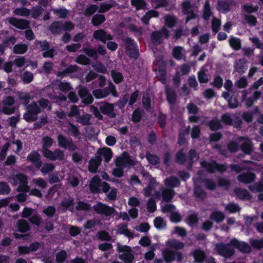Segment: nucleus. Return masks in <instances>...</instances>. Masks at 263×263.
I'll use <instances>...</instances> for the list:
<instances>
[{"label":"nucleus","mask_w":263,"mask_h":263,"mask_svg":"<svg viewBox=\"0 0 263 263\" xmlns=\"http://www.w3.org/2000/svg\"><path fill=\"white\" fill-rule=\"evenodd\" d=\"M231 246L237 248L240 251L244 253H249L251 250L248 245L244 242H239L235 239L231 241V245L229 244L225 245L223 243L217 244L215 246V249L220 255L224 257H229L234 253Z\"/></svg>","instance_id":"nucleus-1"},{"label":"nucleus","mask_w":263,"mask_h":263,"mask_svg":"<svg viewBox=\"0 0 263 263\" xmlns=\"http://www.w3.org/2000/svg\"><path fill=\"white\" fill-rule=\"evenodd\" d=\"M10 182L14 185L20 184L17 188V191L19 192L24 193H20L17 195L16 196V199L18 202H24L27 197L25 193L27 192L29 190V187L28 185L27 177L23 174H19L16 175L15 178L11 179Z\"/></svg>","instance_id":"nucleus-2"},{"label":"nucleus","mask_w":263,"mask_h":263,"mask_svg":"<svg viewBox=\"0 0 263 263\" xmlns=\"http://www.w3.org/2000/svg\"><path fill=\"white\" fill-rule=\"evenodd\" d=\"M135 165L134 161L132 160L127 153H123L122 156L118 158L116 161V167L112 171V174L117 177L123 176V169Z\"/></svg>","instance_id":"nucleus-3"},{"label":"nucleus","mask_w":263,"mask_h":263,"mask_svg":"<svg viewBox=\"0 0 263 263\" xmlns=\"http://www.w3.org/2000/svg\"><path fill=\"white\" fill-rule=\"evenodd\" d=\"M53 89L54 91V98H59L60 100H65L66 97L65 95H62V93H66L70 91L71 87L68 83L66 82H59L58 81L54 84L49 86L47 88V89H50L51 88Z\"/></svg>","instance_id":"nucleus-4"},{"label":"nucleus","mask_w":263,"mask_h":263,"mask_svg":"<svg viewBox=\"0 0 263 263\" xmlns=\"http://www.w3.org/2000/svg\"><path fill=\"white\" fill-rule=\"evenodd\" d=\"M142 174L145 179L148 181V186L143 189L144 195L146 197L152 195L155 198H159L160 197L159 193L155 192V187L158 185L155 179L151 177L147 172H142Z\"/></svg>","instance_id":"nucleus-5"},{"label":"nucleus","mask_w":263,"mask_h":263,"mask_svg":"<svg viewBox=\"0 0 263 263\" xmlns=\"http://www.w3.org/2000/svg\"><path fill=\"white\" fill-rule=\"evenodd\" d=\"M40 109L35 102L27 106V112L24 115V119L28 121H32L36 119V114L40 112Z\"/></svg>","instance_id":"nucleus-6"},{"label":"nucleus","mask_w":263,"mask_h":263,"mask_svg":"<svg viewBox=\"0 0 263 263\" xmlns=\"http://www.w3.org/2000/svg\"><path fill=\"white\" fill-rule=\"evenodd\" d=\"M117 249L120 252H122L119 256L121 259L129 263L132 261L134 257L131 253V249L129 247L118 245Z\"/></svg>","instance_id":"nucleus-7"},{"label":"nucleus","mask_w":263,"mask_h":263,"mask_svg":"<svg viewBox=\"0 0 263 263\" xmlns=\"http://www.w3.org/2000/svg\"><path fill=\"white\" fill-rule=\"evenodd\" d=\"M109 92L112 93L115 97L117 96L115 87L112 84H110L107 89H98L93 91V95L98 99H101L106 97L108 95Z\"/></svg>","instance_id":"nucleus-8"},{"label":"nucleus","mask_w":263,"mask_h":263,"mask_svg":"<svg viewBox=\"0 0 263 263\" xmlns=\"http://www.w3.org/2000/svg\"><path fill=\"white\" fill-rule=\"evenodd\" d=\"M94 210L98 214L109 216L113 214L115 210L114 208L108 206L102 203H97L93 206Z\"/></svg>","instance_id":"nucleus-9"},{"label":"nucleus","mask_w":263,"mask_h":263,"mask_svg":"<svg viewBox=\"0 0 263 263\" xmlns=\"http://www.w3.org/2000/svg\"><path fill=\"white\" fill-rule=\"evenodd\" d=\"M44 156L51 161L62 160L65 157L64 152L59 149H57L53 152L50 150H46Z\"/></svg>","instance_id":"nucleus-10"},{"label":"nucleus","mask_w":263,"mask_h":263,"mask_svg":"<svg viewBox=\"0 0 263 263\" xmlns=\"http://www.w3.org/2000/svg\"><path fill=\"white\" fill-rule=\"evenodd\" d=\"M201 166L205 168L209 172L212 173L215 171L223 172L226 170L224 165H218L214 161L206 162L202 161L201 162Z\"/></svg>","instance_id":"nucleus-11"},{"label":"nucleus","mask_w":263,"mask_h":263,"mask_svg":"<svg viewBox=\"0 0 263 263\" xmlns=\"http://www.w3.org/2000/svg\"><path fill=\"white\" fill-rule=\"evenodd\" d=\"M125 47L126 53L130 57L134 58H136L138 57V49L133 40L127 39L125 41Z\"/></svg>","instance_id":"nucleus-12"},{"label":"nucleus","mask_w":263,"mask_h":263,"mask_svg":"<svg viewBox=\"0 0 263 263\" xmlns=\"http://www.w3.org/2000/svg\"><path fill=\"white\" fill-rule=\"evenodd\" d=\"M182 9L183 12L187 15L186 22L190 19L195 17L196 14L194 12L196 10V7L192 5L189 2H184L182 4Z\"/></svg>","instance_id":"nucleus-13"},{"label":"nucleus","mask_w":263,"mask_h":263,"mask_svg":"<svg viewBox=\"0 0 263 263\" xmlns=\"http://www.w3.org/2000/svg\"><path fill=\"white\" fill-rule=\"evenodd\" d=\"M59 145L62 147L67 148L73 151L76 149V146L70 139L66 140L62 135H59L58 137Z\"/></svg>","instance_id":"nucleus-14"},{"label":"nucleus","mask_w":263,"mask_h":263,"mask_svg":"<svg viewBox=\"0 0 263 263\" xmlns=\"http://www.w3.org/2000/svg\"><path fill=\"white\" fill-rule=\"evenodd\" d=\"M175 210V207L171 204H167L162 207L163 212H172L171 216V219L173 222H178L181 220L180 214L177 212H173Z\"/></svg>","instance_id":"nucleus-15"},{"label":"nucleus","mask_w":263,"mask_h":263,"mask_svg":"<svg viewBox=\"0 0 263 263\" xmlns=\"http://www.w3.org/2000/svg\"><path fill=\"white\" fill-rule=\"evenodd\" d=\"M93 37L103 43H105L107 41H111L114 38L112 35L107 34L103 30L96 31L93 33Z\"/></svg>","instance_id":"nucleus-16"},{"label":"nucleus","mask_w":263,"mask_h":263,"mask_svg":"<svg viewBox=\"0 0 263 263\" xmlns=\"http://www.w3.org/2000/svg\"><path fill=\"white\" fill-rule=\"evenodd\" d=\"M239 142L241 144L242 151L246 154H250L253 151L251 142L249 138L240 137Z\"/></svg>","instance_id":"nucleus-17"},{"label":"nucleus","mask_w":263,"mask_h":263,"mask_svg":"<svg viewBox=\"0 0 263 263\" xmlns=\"http://www.w3.org/2000/svg\"><path fill=\"white\" fill-rule=\"evenodd\" d=\"M162 36L167 37L168 36V32L165 29H162L161 32L156 31L153 33L151 40L154 44H157L161 43Z\"/></svg>","instance_id":"nucleus-18"},{"label":"nucleus","mask_w":263,"mask_h":263,"mask_svg":"<svg viewBox=\"0 0 263 263\" xmlns=\"http://www.w3.org/2000/svg\"><path fill=\"white\" fill-rule=\"evenodd\" d=\"M8 22L13 26L21 29H24L28 27V23L24 20H20L16 18H10L8 19Z\"/></svg>","instance_id":"nucleus-19"},{"label":"nucleus","mask_w":263,"mask_h":263,"mask_svg":"<svg viewBox=\"0 0 263 263\" xmlns=\"http://www.w3.org/2000/svg\"><path fill=\"white\" fill-rule=\"evenodd\" d=\"M163 256L164 260L167 262H171L175 259L176 256L177 259L180 260L181 259V255L178 252H174L169 249H165L163 252Z\"/></svg>","instance_id":"nucleus-20"},{"label":"nucleus","mask_w":263,"mask_h":263,"mask_svg":"<svg viewBox=\"0 0 263 263\" xmlns=\"http://www.w3.org/2000/svg\"><path fill=\"white\" fill-rule=\"evenodd\" d=\"M40 158V155L35 151L31 152L27 156V160L32 162L34 166L37 168H40L42 165V162Z\"/></svg>","instance_id":"nucleus-21"},{"label":"nucleus","mask_w":263,"mask_h":263,"mask_svg":"<svg viewBox=\"0 0 263 263\" xmlns=\"http://www.w3.org/2000/svg\"><path fill=\"white\" fill-rule=\"evenodd\" d=\"M79 93L84 103L90 104L92 102L93 98L85 88L80 87Z\"/></svg>","instance_id":"nucleus-22"},{"label":"nucleus","mask_w":263,"mask_h":263,"mask_svg":"<svg viewBox=\"0 0 263 263\" xmlns=\"http://www.w3.org/2000/svg\"><path fill=\"white\" fill-rule=\"evenodd\" d=\"M114 105L108 103L101 104L100 106V109L101 111L111 117H115L116 114L114 112Z\"/></svg>","instance_id":"nucleus-23"},{"label":"nucleus","mask_w":263,"mask_h":263,"mask_svg":"<svg viewBox=\"0 0 263 263\" xmlns=\"http://www.w3.org/2000/svg\"><path fill=\"white\" fill-rule=\"evenodd\" d=\"M104 157L106 162H108L110 161L112 157V153L111 149L107 147H103L99 148L97 151V155Z\"/></svg>","instance_id":"nucleus-24"},{"label":"nucleus","mask_w":263,"mask_h":263,"mask_svg":"<svg viewBox=\"0 0 263 263\" xmlns=\"http://www.w3.org/2000/svg\"><path fill=\"white\" fill-rule=\"evenodd\" d=\"M101 161L102 158L100 156L96 155L94 158H92L89 162V171L92 173H95L101 164Z\"/></svg>","instance_id":"nucleus-25"},{"label":"nucleus","mask_w":263,"mask_h":263,"mask_svg":"<svg viewBox=\"0 0 263 263\" xmlns=\"http://www.w3.org/2000/svg\"><path fill=\"white\" fill-rule=\"evenodd\" d=\"M101 185L100 179L97 177H95L90 181L89 187L92 192L98 193L100 190Z\"/></svg>","instance_id":"nucleus-26"},{"label":"nucleus","mask_w":263,"mask_h":263,"mask_svg":"<svg viewBox=\"0 0 263 263\" xmlns=\"http://www.w3.org/2000/svg\"><path fill=\"white\" fill-rule=\"evenodd\" d=\"M237 178L240 182L249 183L254 181L255 175L253 173H245L239 175Z\"/></svg>","instance_id":"nucleus-27"},{"label":"nucleus","mask_w":263,"mask_h":263,"mask_svg":"<svg viewBox=\"0 0 263 263\" xmlns=\"http://www.w3.org/2000/svg\"><path fill=\"white\" fill-rule=\"evenodd\" d=\"M118 233L121 234H124L128 238H133V234L127 229L126 225H119L117 226Z\"/></svg>","instance_id":"nucleus-28"},{"label":"nucleus","mask_w":263,"mask_h":263,"mask_svg":"<svg viewBox=\"0 0 263 263\" xmlns=\"http://www.w3.org/2000/svg\"><path fill=\"white\" fill-rule=\"evenodd\" d=\"M235 192L237 196L239 198L249 199L251 198L250 195L246 190L238 188L235 190Z\"/></svg>","instance_id":"nucleus-29"},{"label":"nucleus","mask_w":263,"mask_h":263,"mask_svg":"<svg viewBox=\"0 0 263 263\" xmlns=\"http://www.w3.org/2000/svg\"><path fill=\"white\" fill-rule=\"evenodd\" d=\"M32 183L34 185L37 186L41 189H45L47 186V182L42 178L33 179Z\"/></svg>","instance_id":"nucleus-30"},{"label":"nucleus","mask_w":263,"mask_h":263,"mask_svg":"<svg viewBox=\"0 0 263 263\" xmlns=\"http://www.w3.org/2000/svg\"><path fill=\"white\" fill-rule=\"evenodd\" d=\"M158 16V13L156 11H149L141 18V21L144 24H147L149 18L153 17H157Z\"/></svg>","instance_id":"nucleus-31"},{"label":"nucleus","mask_w":263,"mask_h":263,"mask_svg":"<svg viewBox=\"0 0 263 263\" xmlns=\"http://www.w3.org/2000/svg\"><path fill=\"white\" fill-rule=\"evenodd\" d=\"M245 64L246 61L245 60L241 59L236 61L235 64V69L239 73H243L246 69Z\"/></svg>","instance_id":"nucleus-32"},{"label":"nucleus","mask_w":263,"mask_h":263,"mask_svg":"<svg viewBox=\"0 0 263 263\" xmlns=\"http://www.w3.org/2000/svg\"><path fill=\"white\" fill-rule=\"evenodd\" d=\"M53 142V140L48 137H45L43 139L42 152L43 156L44 155L45 151L49 150L48 148L52 145Z\"/></svg>","instance_id":"nucleus-33"},{"label":"nucleus","mask_w":263,"mask_h":263,"mask_svg":"<svg viewBox=\"0 0 263 263\" xmlns=\"http://www.w3.org/2000/svg\"><path fill=\"white\" fill-rule=\"evenodd\" d=\"M105 16L103 14L95 15L91 20L93 26H97L105 21Z\"/></svg>","instance_id":"nucleus-34"},{"label":"nucleus","mask_w":263,"mask_h":263,"mask_svg":"<svg viewBox=\"0 0 263 263\" xmlns=\"http://www.w3.org/2000/svg\"><path fill=\"white\" fill-rule=\"evenodd\" d=\"M174 195V192L172 189H164L162 191V197L165 201H168L171 200Z\"/></svg>","instance_id":"nucleus-35"},{"label":"nucleus","mask_w":263,"mask_h":263,"mask_svg":"<svg viewBox=\"0 0 263 263\" xmlns=\"http://www.w3.org/2000/svg\"><path fill=\"white\" fill-rule=\"evenodd\" d=\"M230 46L235 50H238L241 46V42L239 39L231 36L229 39Z\"/></svg>","instance_id":"nucleus-36"},{"label":"nucleus","mask_w":263,"mask_h":263,"mask_svg":"<svg viewBox=\"0 0 263 263\" xmlns=\"http://www.w3.org/2000/svg\"><path fill=\"white\" fill-rule=\"evenodd\" d=\"M18 230L21 232H25L29 230V224L24 220L21 219L17 223Z\"/></svg>","instance_id":"nucleus-37"},{"label":"nucleus","mask_w":263,"mask_h":263,"mask_svg":"<svg viewBox=\"0 0 263 263\" xmlns=\"http://www.w3.org/2000/svg\"><path fill=\"white\" fill-rule=\"evenodd\" d=\"M165 184L170 187H174L179 185V181L178 179L175 177H171L165 180Z\"/></svg>","instance_id":"nucleus-38"},{"label":"nucleus","mask_w":263,"mask_h":263,"mask_svg":"<svg viewBox=\"0 0 263 263\" xmlns=\"http://www.w3.org/2000/svg\"><path fill=\"white\" fill-rule=\"evenodd\" d=\"M193 255L196 262H202L205 258L204 253L202 251L199 250H195L194 252Z\"/></svg>","instance_id":"nucleus-39"},{"label":"nucleus","mask_w":263,"mask_h":263,"mask_svg":"<svg viewBox=\"0 0 263 263\" xmlns=\"http://www.w3.org/2000/svg\"><path fill=\"white\" fill-rule=\"evenodd\" d=\"M131 4L137 10L144 9L146 7V3L143 0H131Z\"/></svg>","instance_id":"nucleus-40"},{"label":"nucleus","mask_w":263,"mask_h":263,"mask_svg":"<svg viewBox=\"0 0 263 263\" xmlns=\"http://www.w3.org/2000/svg\"><path fill=\"white\" fill-rule=\"evenodd\" d=\"M28 48L26 44H18L16 45L13 48L14 52L16 54H23L25 53Z\"/></svg>","instance_id":"nucleus-41"},{"label":"nucleus","mask_w":263,"mask_h":263,"mask_svg":"<svg viewBox=\"0 0 263 263\" xmlns=\"http://www.w3.org/2000/svg\"><path fill=\"white\" fill-rule=\"evenodd\" d=\"M167 245L168 247L176 249H181L184 247V244L182 242L175 240L168 241Z\"/></svg>","instance_id":"nucleus-42"},{"label":"nucleus","mask_w":263,"mask_h":263,"mask_svg":"<svg viewBox=\"0 0 263 263\" xmlns=\"http://www.w3.org/2000/svg\"><path fill=\"white\" fill-rule=\"evenodd\" d=\"M224 217V214L220 212H214L210 216L211 219L215 220L217 222L222 221Z\"/></svg>","instance_id":"nucleus-43"},{"label":"nucleus","mask_w":263,"mask_h":263,"mask_svg":"<svg viewBox=\"0 0 263 263\" xmlns=\"http://www.w3.org/2000/svg\"><path fill=\"white\" fill-rule=\"evenodd\" d=\"M110 73L114 81L116 83H120L123 80V77L120 72L112 70Z\"/></svg>","instance_id":"nucleus-44"},{"label":"nucleus","mask_w":263,"mask_h":263,"mask_svg":"<svg viewBox=\"0 0 263 263\" xmlns=\"http://www.w3.org/2000/svg\"><path fill=\"white\" fill-rule=\"evenodd\" d=\"M154 225L158 229L164 228L166 226L164 220L160 217L156 218L154 220Z\"/></svg>","instance_id":"nucleus-45"},{"label":"nucleus","mask_w":263,"mask_h":263,"mask_svg":"<svg viewBox=\"0 0 263 263\" xmlns=\"http://www.w3.org/2000/svg\"><path fill=\"white\" fill-rule=\"evenodd\" d=\"M50 29L54 33H59L62 30V24L59 22H54L50 27Z\"/></svg>","instance_id":"nucleus-46"},{"label":"nucleus","mask_w":263,"mask_h":263,"mask_svg":"<svg viewBox=\"0 0 263 263\" xmlns=\"http://www.w3.org/2000/svg\"><path fill=\"white\" fill-rule=\"evenodd\" d=\"M14 111L15 108L14 107H11L10 106L0 104V112L9 115L13 113Z\"/></svg>","instance_id":"nucleus-47"},{"label":"nucleus","mask_w":263,"mask_h":263,"mask_svg":"<svg viewBox=\"0 0 263 263\" xmlns=\"http://www.w3.org/2000/svg\"><path fill=\"white\" fill-rule=\"evenodd\" d=\"M211 12L210 8L209 2L207 1L204 6L203 17L205 20H208L211 15Z\"/></svg>","instance_id":"nucleus-48"},{"label":"nucleus","mask_w":263,"mask_h":263,"mask_svg":"<svg viewBox=\"0 0 263 263\" xmlns=\"http://www.w3.org/2000/svg\"><path fill=\"white\" fill-rule=\"evenodd\" d=\"M173 55L177 60H180L183 55V49L181 47H176L173 49Z\"/></svg>","instance_id":"nucleus-49"},{"label":"nucleus","mask_w":263,"mask_h":263,"mask_svg":"<svg viewBox=\"0 0 263 263\" xmlns=\"http://www.w3.org/2000/svg\"><path fill=\"white\" fill-rule=\"evenodd\" d=\"M54 167V165L52 163H45L41 168V171L43 174H46L52 171Z\"/></svg>","instance_id":"nucleus-50"},{"label":"nucleus","mask_w":263,"mask_h":263,"mask_svg":"<svg viewBox=\"0 0 263 263\" xmlns=\"http://www.w3.org/2000/svg\"><path fill=\"white\" fill-rule=\"evenodd\" d=\"M90 115L88 114H84L77 119V121L84 125H88L90 124Z\"/></svg>","instance_id":"nucleus-51"},{"label":"nucleus","mask_w":263,"mask_h":263,"mask_svg":"<svg viewBox=\"0 0 263 263\" xmlns=\"http://www.w3.org/2000/svg\"><path fill=\"white\" fill-rule=\"evenodd\" d=\"M54 13L61 18H64L67 14V10L65 8L54 9H53Z\"/></svg>","instance_id":"nucleus-52"},{"label":"nucleus","mask_w":263,"mask_h":263,"mask_svg":"<svg viewBox=\"0 0 263 263\" xmlns=\"http://www.w3.org/2000/svg\"><path fill=\"white\" fill-rule=\"evenodd\" d=\"M92 66L96 70L99 72L104 73L107 71V69L105 67L100 63L97 62L96 64H93Z\"/></svg>","instance_id":"nucleus-53"},{"label":"nucleus","mask_w":263,"mask_h":263,"mask_svg":"<svg viewBox=\"0 0 263 263\" xmlns=\"http://www.w3.org/2000/svg\"><path fill=\"white\" fill-rule=\"evenodd\" d=\"M73 200L71 198H68L67 200L63 201L62 203V205L64 209H67L70 211H72L73 209Z\"/></svg>","instance_id":"nucleus-54"},{"label":"nucleus","mask_w":263,"mask_h":263,"mask_svg":"<svg viewBox=\"0 0 263 263\" xmlns=\"http://www.w3.org/2000/svg\"><path fill=\"white\" fill-rule=\"evenodd\" d=\"M77 69V67L76 65H70L68 66L66 70L63 71L59 72L58 74V77H60L62 76H64L66 73H70L73 71H76Z\"/></svg>","instance_id":"nucleus-55"},{"label":"nucleus","mask_w":263,"mask_h":263,"mask_svg":"<svg viewBox=\"0 0 263 263\" xmlns=\"http://www.w3.org/2000/svg\"><path fill=\"white\" fill-rule=\"evenodd\" d=\"M33 74L30 72H25L22 76V79L25 83H29L33 80Z\"/></svg>","instance_id":"nucleus-56"},{"label":"nucleus","mask_w":263,"mask_h":263,"mask_svg":"<svg viewBox=\"0 0 263 263\" xmlns=\"http://www.w3.org/2000/svg\"><path fill=\"white\" fill-rule=\"evenodd\" d=\"M128 204L130 206L136 207L140 204V201L137 197L132 196L128 199Z\"/></svg>","instance_id":"nucleus-57"},{"label":"nucleus","mask_w":263,"mask_h":263,"mask_svg":"<svg viewBox=\"0 0 263 263\" xmlns=\"http://www.w3.org/2000/svg\"><path fill=\"white\" fill-rule=\"evenodd\" d=\"M250 190L253 192L263 191V184L261 182L256 183L249 186Z\"/></svg>","instance_id":"nucleus-58"},{"label":"nucleus","mask_w":263,"mask_h":263,"mask_svg":"<svg viewBox=\"0 0 263 263\" xmlns=\"http://www.w3.org/2000/svg\"><path fill=\"white\" fill-rule=\"evenodd\" d=\"M14 13L17 15L22 16H27L30 13L29 10L26 8L16 9L14 11Z\"/></svg>","instance_id":"nucleus-59"},{"label":"nucleus","mask_w":263,"mask_h":263,"mask_svg":"<svg viewBox=\"0 0 263 263\" xmlns=\"http://www.w3.org/2000/svg\"><path fill=\"white\" fill-rule=\"evenodd\" d=\"M10 145L12 146L13 150L15 152V153L19 152L22 148V144L21 142L17 140L15 141H13Z\"/></svg>","instance_id":"nucleus-60"},{"label":"nucleus","mask_w":263,"mask_h":263,"mask_svg":"<svg viewBox=\"0 0 263 263\" xmlns=\"http://www.w3.org/2000/svg\"><path fill=\"white\" fill-rule=\"evenodd\" d=\"M166 95L168 101L170 103H173L176 100V95L174 91L167 89L166 90Z\"/></svg>","instance_id":"nucleus-61"},{"label":"nucleus","mask_w":263,"mask_h":263,"mask_svg":"<svg viewBox=\"0 0 263 263\" xmlns=\"http://www.w3.org/2000/svg\"><path fill=\"white\" fill-rule=\"evenodd\" d=\"M84 51L90 57L93 58L95 59L98 58L97 51L95 49L86 48L84 49Z\"/></svg>","instance_id":"nucleus-62"},{"label":"nucleus","mask_w":263,"mask_h":263,"mask_svg":"<svg viewBox=\"0 0 263 263\" xmlns=\"http://www.w3.org/2000/svg\"><path fill=\"white\" fill-rule=\"evenodd\" d=\"M209 126L212 130H217L221 128V125L220 122L217 120L211 121L209 123Z\"/></svg>","instance_id":"nucleus-63"},{"label":"nucleus","mask_w":263,"mask_h":263,"mask_svg":"<svg viewBox=\"0 0 263 263\" xmlns=\"http://www.w3.org/2000/svg\"><path fill=\"white\" fill-rule=\"evenodd\" d=\"M89 60L84 55H79L76 60V62L80 64L87 65L89 63Z\"/></svg>","instance_id":"nucleus-64"}]
</instances>
